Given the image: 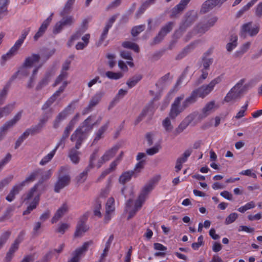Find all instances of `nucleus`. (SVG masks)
<instances>
[{
    "label": "nucleus",
    "mask_w": 262,
    "mask_h": 262,
    "mask_svg": "<svg viewBox=\"0 0 262 262\" xmlns=\"http://www.w3.org/2000/svg\"><path fill=\"white\" fill-rule=\"evenodd\" d=\"M221 81L222 78L220 76L217 77L212 80L208 84L203 85L193 91L191 95L183 102L182 107L184 109L194 103L198 97L204 98L207 96L213 91L214 86L220 83Z\"/></svg>",
    "instance_id": "f257e3e1"
},
{
    "label": "nucleus",
    "mask_w": 262,
    "mask_h": 262,
    "mask_svg": "<svg viewBox=\"0 0 262 262\" xmlns=\"http://www.w3.org/2000/svg\"><path fill=\"white\" fill-rule=\"evenodd\" d=\"M159 178L160 177H159L156 181L154 179L151 180L149 183L144 186L135 202L134 208L128 212L127 220L132 219L136 214L137 212L141 209L148 194L153 189L155 182L158 181Z\"/></svg>",
    "instance_id": "f03ea898"
},
{
    "label": "nucleus",
    "mask_w": 262,
    "mask_h": 262,
    "mask_svg": "<svg viewBox=\"0 0 262 262\" xmlns=\"http://www.w3.org/2000/svg\"><path fill=\"white\" fill-rule=\"evenodd\" d=\"M30 31V28H27L23 30L19 38L16 41L14 45L10 49V50L5 54L2 56V59L4 61L10 59L15 54H16L18 50L22 46L27 36Z\"/></svg>",
    "instance_id": "7ed1b4c3"
},
{
    "label": "nucleus",
    "mask_w": 262,
    "mask_h": 262,
    "mask_svg": "<svg viewBox=\"0 0 262 262\" xmlns=\"http://www.w3.org/2000/svg\"><path fill=\"white\" fill-rule=\"evenodd\" d=\"M180 104V97H178L173 103L171 105L170 112L169 113V117H166L162 122V126L169 133L171 132L173 128L171 125L170 118L174 119L180 113L179 110V104Z\"/></svg>",
    "instance_id": "20e7f679"
},
{
    "label": "nucleus",
    "mask_w": 262,
    "mask_h": 262,
    "mask_svg": "<svg viewBox=\"0 0 262 262\" xmlns=\"http://www.w3.org/2000/svg\"><path fill=\"white\" fill-rule=\"evenodd\" d=\"M244 82V79H241L237 82L227 93L224 98V101L226 102H230L235 101L240 98L243 92L242 86Z\"/></svg>",
    "instance_id": "39448f33"
},
{
    "label": "nucleus",
    "mask_w": 262,
    "mask_h": 262,
    "mask_svg": "<svg viewBox=\"0 0 262 262\" xmlns=\"http://www.w3.org/2000/svg\"><path fill=\"white\" fill-rule=\"evenodd\" d=\"M252 22L250 21L243 24L241 29L240 36L245 38L247 35L250 36L256 35L259 32V28L257 25L252 26Z\"/></svg>",
    "instance_id": "423d86ee"
},
{
    "label": "nucleus",
    "mask_w": 262,
    "mask_h": 262,
    "mask_svg": "<svg viewBox=\"0 0 262 262\" xmlns=\"http://www.w3.org/2000/svg\"><path fill=\"white\" fill-rule=\"evenodd\" d=\"M88 137V133L81 129V127H78L71 136L70 140L72 142H76L75 148H80L82 142Z\"/></svg>",
    "instance_id": "0eeeda50"
},
{
    "label": "nucleus",
    "mask_w": 262,
    "mask_h": 262,
    "mask_svg": "<svg viewBox=\"0 0 262 262\" xmlns=\"http://www.w3.org/2000/svg\"><path fill=\"white\" fill-rule=\"evenodd\" d=\"M62 18L56 23L53 29L54 34L59 33L64 26H71L75 21V19L72 15H66L64 16H61Z\"/></svg>",
    "instance_id": "6e6552de"
},
{
    "label": "nucleus",
    "mask_w": 262,
    "mask_h": 262,
    "mask_svg": "<svg viewBox=\"0 0 262 262\" xmlns=\"http://www.w3.org/2000/svg\"><path fill=\"white\" fill-rule=\"evenodd\" d=\"M173 26V22H168L161 28L157 35L154 37L153 42L151 45H154L160 43L163 39L164 37L172 30Z\"/></svg>",
    "instance_id": "1a4fd4ad"
},
{
    "label": "nucleus",
    "mask_w": 262,
    "mask_h": 262,
    "mask_svg": "<svg viewBox=\"0 0 262 262\" xmlns=\"http://www.w3.org/2000/svg\"><path fill=\"white\" fill-rule=\"evenodd\" d=\"M198 14L196 12L191 10L187 12L184 16L182 24L181 25V31L186 29L192 25L197 19Z\"/></svg>",
    "instance_id": "9d476101"
},
{
    "label": "nucleus",
    "mask_w": 262,
    "mask_h": 262,
    "mask_svg": "<svg viewBox=\"0 0 262 262\" xmlns=\"http://www.w3.org/2000/svg\"><path fill=\"white\" fill-rule=\"evenodd\" d=\"M79 101L78 99L73 100L62 111L59 113L54 121L53 127L57 128L59 126L60 123L65 119L68 116V111L70 110L71 107L75 103Z\"/></svg>",
    "instance_id": "9b49d317"
},
{
    "label": "nucleus",
    "mask_w": 262,
    "mask_h": 262,
    "mask_svg": "<svg viewBox=\"0 0 262 262\" xmlns=\"http://www.w3.org/2000/svg\"><path fill=\"white\" fill-rule=\"evenodd\" d=\"M104 93L102 92H97L90 100L88 105L82 111V115H85L90 112L101 101Z\"/></svg>",
    "instance_id": "f8f14e48"
},
{
    "label": "nucleus",
    "mask_w": 262,
    "mask_h": 262,
    "mask_svg": "<svg viewBox=\"0 0 262 262\" xmlns=\"http://www.w3.org/2000/svg\"><path fill=\"white\" fill-rule=\"evenodd\" d=\"M88 220V216L86 214H83L79 219L77 225L76 229L74 233L76 237L81 236L84 232H86L89 227L85 224Z\"/></svg>",
    "instance_id": "ddd939ff"
},
{
    "label": "nucleus",
    "mask_w": 262,
    "mask_h": 262,
    "mask_svg": "<svg viewBox=\"0 0 262 262\" xmlns=\"http://www.w3.org/2000/svg\"><path fill=\"white\" fill-rule=\"evenodd\" d=\"M93 243L92 241L84 242L81 247L76 249L74 252L73 257L69 261V262H78L80 256L83 253L86 252L89 247Z\"/></svg>",
    "instance_id": "4468645a"
},
{
    "label": "nucleus",
    "mask_w": 262,
    "mask_h": 262,
    "mask_svg": "<svg viewBox=\"0 0 262 262\" xmlns=\"http://www.w3.org/2000/svg\"><path fill=\"white\" fill-rule=\"evenodd\" d=\"M53 13H51L46 20H45L40 27L39 28L37 32L34 35L33 38L35 41H37L40 37L43 36L46 31L47 30L48 26H49L52 19Z\"/></svg>",
    "instance_id": "2eb2a0df"
},
{
    "label": "nucleus",
    "mask_w": 262,
    "mask_h": 262,
    "mask_svg": "<svg viewBox=\"0 0 262 262\" xmlns=\"http://www.w3.org/2000/svg\"><path fill=\"white\" fill-rule=\"evenodd\" d=\"M215 108L214 101H211L207 103L203 108L202 113L198 116L199 120L203 119L208 116Z\"/></svg>",
    "instance_id": "dca6fc26"
},
{
    "label": "nucleus",
    "mask_w": 262,
    "mask_h": 262,
    "mask_svg": "<svg viewBox=\"0 0 262 262\" xmlns=\"http://www.w3.org/2000/svg\"><path fill=\"white\" fill-rule=\"evenodd\" d=\"M70 181V178L68 175L59 177L55 184L54 191L56 192H59L61 189L69 184Z\"/></svg>",
    "instance_id": "f3484780"
},
{
    "label": "nucleus",
    "mask_w": 262,
    "mask_h": 262,
    "mask_svg": "<svg viewBox=\"0 0 262 262\" xmlns=\"http://www.w3.org/2000/svg\"><path fill=\"white\" fill-rule=\"evenodd\" d=\"M221 0H207L202 5L200 12L206 13L212 9L218 4H220Z\"/></svg>",
    "instance_id": "a211bd4d"
},
{
    "label": "nucleus",
    "mask_w": 262,
    "mask_h": 262,
    "mask_svg": "<svg viewBox=\"0 0 262 262\" xmlns=\"http://www.w3.org/2000/svg\"><path fill=\"white\" fill-rule=\"evenodd\" d=\"M79 117V114L77 113L66 127L62 136L66 138L69 137L70 133L73 129L75 124L78 121Z\"/></svg>",
    "instance_id": "6ab92c4d"
},
{
    "label": "nucleus",
    "mask_w": 262,
    "mask_h": 262,
    "mask_svg": "<svg viewBox=\"0 0 262 262\" xmlns=\"http://www.w3.org/2000/svg\"><path fill=\"white\" fill-rule=\"evenodd\" d=\"M93 118L92 116H89L78 127H81V129L87 133L91 132L96 124V122L92 123Z\"/></svg>",
    "instance_id": "aec40b11"
},
{
    "label": "nucleus",
    "mask_w": 262,
    "mask_h": 262,
    "mask_svg": "<svg viewBox=\"0 0 262 262\" xmlns=\"http://www.w3.org/2000/svg\"><path fill=\"white\" fill-rule=\"evenodd\" d=\"M119 148L117 145L114 146L111 149L107 150L101 158V163L102 164L113 158Z\"/></svg>",
    "instance_id": "412c9836"
},
{
    "label": "nucleus",
    "mask_w": 262,
    "mask_h": 262,
    "mask_svg": "<svg viewBox=\"0 0 262 262\" xmlns=\"http://www.w3.org/2000/svg\"><path fill=\"white\" fill-rule=\"evenodd\" d=\"M68 210V206L66 203H64L56 211L52 217L51 222L52 224L56 223Z\"/></svg>",
    "instance_id": "4be33fe9"
},
{
    "label": "nucleus",
    "mask_w": 262,
    "mask_h": 262,
    "mask_svg": "<svg viewBox=\"0 0 262 262\" xmlns=\"http://www.w3.org/2000/svg\"><path fill=\"white\" fill-rule=\"evenodd\" d=\"M22 189L23 187L19 184L13 186L9 193L6 197V200L9 202H12L15 199V195L18 194Z\"/></svg>",
    "instance_id": "5701e85b"
},
{
    "label": "nucleus",
    "mask_w": 262,
    "mask_h": 262,
    "mask_svg": "<svg viewBox=\"0 0 262 262\" xmlns=\"http://www.w3.org/2000/svg\"><path fill=\"white\" fill-rule=\"evenodd\" d=\"M41 171V169L40 168H38L34 171H33L28 176L24 181L21 182L19 184L23 187L25 184L27 183H30L33 182L36 178L40 174Z\"/></svg>",
    "instance_id": "b1692460"
},
{
    "label": "nucleus",
    "mask_w": 262,
    "mask_h": 262,
    "mask_svg": "<svg viewBox=\"0 0 262 262\" xmlns=\"http://www.w3.org/2000/svg\"><path fill=\"white\" fill-rule=\"evenodd\" d=\"M75 0H67L62 10L60 11L59 15L60 16H64L69 14L71 12Z\"/></svg>",
    "instance_id": "393cba45"
},
{
    "label": "nucleus",
    "mask_w": 262,
    "mask_h": 262,
    "mask_svg": "<svg viewBox=\"0 0 262 262\" xmlns=\"http://www.w3.org/2000/svg\"><path fill=\"white\" fill-rule=\"evenodd\" d=\"M40 56L38 54H33L31 56L26 58L23 65L25 67H31L33 64L39 61Z\"/></svg>",
    "instance_id": "a878e982"
},
{
    "label": "nucleus",
    "mask_w": 262,
    "mask_h": 262,
    "mask_svg": "<svg viewBox=\"0 0 262 262\" xmlns=\"http://www.w3.org/2000/svg\"><path fill=\"white\" fill-rule=\"evenodd\" d=\"M40 199V194H38L36 196H35L33 200V201L31 203L29 206L27 207V209L23 212V215H27L31 213V212L36 208L37 205L39 203Z\"/></svg>",
    "instance_id": "bb28decb"
},
{
    "label": "nucleus",
    "mask_w": 262,
    "mask_h": 262,
    "mask_svg": "<svg viewBox=\"0 0 262 262\" xmlns=\"http://www.w3.org/2000/svg\"><path fill=\"white\" fill-rule=\"evenodd\" d=\"M134 174V171L133 170L124 172L119 177V182L124 185L126 182L130 181Z\"/></svg>",
    "instance_id": "cd10ccee"
},
{
    "label": "nucleus",
    "mask_w": 262,
    "mask_h": 262,
    "mask_svg": "<svg viewBox=\"0 0 262 262\" xmlns=\"http://www.w3.org/2000/svg\"><path fill=\"white\" fill-rule=\"evenodd\" d=\"M153 108V102H151L147 105H146L145 107V108L142 110L141 113L138 117V118L136 119L135 121V124H137L138 123H139L142 120L143 118L146 115L147 113L148 112L150 111L152 112Z\"/></svg>",
    "instance_id": "c85d7f7f"
},
{
    "label": "nucleus",
    "mask_w": 262,
    "mask_h": 262,
    "mask_svg": "<svg viewBox=\"0 0 262 262\" xmlns=\"http://www.w3.org/2000/svg\"><path fill=\"white\" fill-rule=\"evenodd\" d=\"M51 76V73H47L44 77L40 80L36 86V90H39L41 89L43 87L47 85L50 80V77Z\"/></svg>",
    "instance_id": "c756f323"
},
{
    "label": "nucleus",
    "mask_w": 262,
    "mask_h": 262,
    "mask_svg": "<svg viewBox=\"0 0 262 262\" xmlns=\"http://www.w3.org/2000/svg\"><path fill=\"white\" fill-rule=\"evenodd\" d=\"M209 29V26L206 23H199L194 28V31L195 33L204 34Z\"/></svg>",
    "instance_id": "7c9ffc66"
},
{
    "label": "nucleus",
    "mask_w": 262,
    "mask_h": 262,
    "mask_svg": "<svg viewBox=\"0 0 262 262\" xmlns=\"http://www.w3.org/2000/svg\"><path fill=\"white\" fill-rule=\"evenodd\" d=\"M142 78V76L141 74L136 75L127 80L126 82V84L129 88H132L135 86L137 83L141 80Z\"/></svg>",
    "instance_id": "2f4dec72"
},
{
    "label": "nucleus",
    "mask_w": 262,
    "mask_h": 262,
    "mask_svg": "<svg viewBox=\"0 0 262 262\" xmlns=\"http://www.w3.org/2000/svg\"><path fill=\"white\" fill-rule=\"evenodd\" d=\"M108 125L109 122L108 121L98 129L97 132L96 133V136L94 140V142H97L102 138L103 134L107 130L108 127Z\"/></svg>",
    "instance_id": "473e14b6"
},
{
    "label": "nucleus",
    "mask_w": 262,
    "mask_h": 262,
    "mask_svg": "<svg viewBox=\"0 0 262 262\" xmlns=\"http://www.w3.org/2000/svg\"><path fill=\"white\" fill-rule=\"evenodd\" d=\"M122 46L123 48L133 50L136 53L139 52V47L137 44L130 41H125L122 42Z\"/></svg>",
    "instance_id": "72a5a7b5"
},
{
    "label": "nucleus",
    "mask_w": 262,
    "mask_h": 262,
    "mask_svg": "<svg viewBox=\"0 0 262 262\" xmlns=\"http://www.w3.org/2000/svg\"><path fill=\"white\" fill-rule=\"evenodd\" d=\"M84 30H77L74 34H73L67 43V46L70 47L72 46L74 41L79 39Z\"/></svg>",
    "instance_id": "f704fd0d"
},
{
    "label": "nucleus",
    "mask_w": 262,
    "mask_h": 262,
    "mask_svg": "<svg viewBox=\"0 0 262 262\" xmlns=\"http://www.w3.org/2000/svg\"><path fill=\"white\" fill-rule=\"evenodd\" d=\"M14 207L13 206L8 207L4 214L0 217V222H3L5 220L9 219L12 216V212L14 211Z\"/></svg>",
    "instance_id": "c9c22d12"
},
{
    "label": "nucleus",
    "mask_w": 262,
    "mask_h": 262,
    "mask_svg": "<svg viewBox=\"0 0 262 262\" xmlns=\"http://www.w3.org/2000/svg\"><path fill=\"white\" fill-rule=\"evenodd\" d=\"M115 200L114 198H110L106 203V212H113L115 211Z\"/></svg>",
    "instance_id": "e433bc0d"
},
{
    "label": "nucleus",
    "mask_w": 262,
    "mask_h": 262,
    "mask_svg": "<svg viewBox=\"0 0 262 262\" xmlns=\"http://www.w3.org/2000/svg\"><path fill=\"white\" fill-rule=\"evenodd\" d=\"M78 154L79 152L77 150L76 148H72L70 150L69 157L74 163H77L79 162V158L78 157Z\"/></svg>",
    "instance_id": "4c0bfd02"
},
{
    "label": "nucleus",
    "mask_w": 262,
    "mask_h": 262,
    "mask_svg": "<svg viewBox=\"0 0 262 262\" xmlns=\"http://www.w3.org/2000/svg\"><path fill=\"white\" fill-rule=\"evenodd\" d=\"M15 103H10L3 108H1V112L3 113L4 116H7L9 115L15 107Z\"/></svg>",
    "instance_id": "58836bf2"
},
{
    "label": "nucleus",
    "mask_w": 262,
    "mask_h": 262,
    "mask_svg": "<svg viewBox=\"0 0 262 262\" xmlns=\"http://www.w3.org/2000/svg\"><path fill=\"white\" fill-rule=\"evenodd\" d=\"M56 151L55 150H52L47 155L45 156L40 161L39 164L40 165H45L49 162H50L55 155Z\"/></svg>",
    "instance_id": "ea45409f"
},
{
    "label": "nucleus",
    "mask_w": 262,
    "mask_h": 262,
    "mask_svg": "<svg viewBox=\"0 0 262 262\" xmlns=\"http://www.w3.org/2000/svg\"><path fill=\"white\" fill-rule=\"evenodd\" d=\"M231 42L226 46L227 50L231 52L237 46V37L236 35H232L230 39Z\"/></svg>",
    "instance_id": "a19ab883"
},
{
    "label": "nucleus",
    "mask_w": 262,
    "mask_h": 262,
    "mask_svg": "<svg viewBox=\"0 0 262 262\" xmlns=\"http://www.w3.org/2000/svg\"><path fill=\"white\" fill-rule=\"evenodd\" d=\"M43 180H40L37 184H36L28 192L25 200H29L33 196L34 193L36 191L38 186L42 184Z\"/></svg>",
    "instance_id": "79ce46f5"
},
{
    "label": "nucleus",
    "mask_w": 262,
    "mask_h": 262,
    "mask_svg": "<svg viewBox=\"0 0 262 262\" xmlns=\"http://www.w3.org/2000/svg\"><path fill=\"white\" fill-rule=\"evenodd\" d=\"M105 75L109 79L114 80H118L123 77V74L121 72L107 71L106 72Z\"/></svg>",
    "instance_id": "37998d69"
},
{
    "label": "nucleus",
    "mask_w": 262,
    "mask_h": 262,
    "mask_svg": "<svg viewBox=\"0 0 262 262\" xmlns=\"http://www.w3.org/2000/svg\"><path fill=\"white\" fill-rule=\"evenodd\" d=\"M9 3V0H0V16L4 13L8 12Z\"/></svg>",
    "instance_id": "c03bdc74"
},
{
    "label": "nucleus",
    "mask_w": 262,
    "mask_h": 262,
    "mask_svg": "<svg viewBox=\"0 0 262 262\" xmlns=\"http://www.w3.org/2000/svg\"><path fill=\"white\" fill-rule=\"evenodd\" d=\"M11 232L10 231H7L4 232L0 237V249L2 248L3 246L6 243L7 241L9 238Z\"/></svg>",
    "instance_id": "a18cd8bd"
},
{
    "label": "nucleus",
    "mask_w": 262,
    "mask_h": 262,
    "mask_svg": "<svg viewBox=\"0 0 262 262\" xmlns=\"http://www.w3.org/2000/svg\"><path fill=\"white\" fill-rule=\"evenodd\" d=\"M69 82L67 81H63L62 85L59 88L58 90L56 91L52 96H54L56 99L60 96V95L64 91L66 88Z\"/></svg>",
    "instance_id": "49530a36"
},
{
    "label": "nucleus",
    "mask_w": 262,
    "mask_h": 262,
    "mask_svg": "<svg viewBox=\"0 0 262 262\" xmlns=\"http://www.w3.org/2000/svg\"><path fill=\"white\" fill-rule=\"evenodd\" d=\"M69 82L67 81H63L62 85L59 88L58 90L56 91L52 96H54L56 99L60 96V95L64 91L66 88Z\"/></svg>",
    "instance_id": "de8ad7c7"
},
{
    "label": "nucleus",
    "mask_w": 262,
    "mask_h": 262,
    "mask_svg": "<svg viewBox=\"0 0 262 262\" xmlns=\"http://www.w3.org/2000/svg\"><path fill=\"white\" fill-rule=\"evenodd\" d=\"M69 82L67 81H63L62 85L59 88L58 90L56 91L52 96H54L56 99L60 96V95L64 91L66 88Z\"/></svg>",
    "instance_id": "09e8293b"
},
{
    "label": "nucleus",
    "mask_w": 262,
    "mask_h": 262,
    "mask_svg": "<svg viewBox=\"0 0 262 262\" xmlns=\"http://www.w3.org/2000/svg\"><path fill=\"white\" fill-rule=\"evenodd\" d=\"M145 29V25H141L134 27L131 31L132 35L133 36H137L140 32H142Z\"/></svg>",
    "instance_id": "8fccbe9b"
},
{
    "label": "nucleus",
    "mask_w": 262,
    "mask_h": 262,
    "mask_svg": "<svg viewBox=\"0 0 262 262\" xmlns=\"http://www.w3.org/2000/svg\"><path fill=\"white\" fill-rule=\"evenodd\" d=\"M255 206V203L253 201H251L244 206L239 207L237 210L242 213L245 212L247 210L254 208Z\"/></svg>",
    "instance_id": "3c124183"
},
{
    "label": "nucleus",
    "mask_w": 262,
    "mask_h": 262,
    "mask_svg": "<svg viewBox=\"0 0 262 262\" xmlns=\"http://www.w3.org/2000/svg\"><path fill=\"white\" fill-rule=\"evenodd\" d=\"M101 208V203L98 199H97L95 201V205L94 210V214L95 216H98L99 217L101 216V213L100 212Z\"/></svg>",
    "instance_id": "603ef678"
},
{
    "label": "nucleus",
    "mask_w": 262,
    "mask_h": 262,
    "mask_svg": "<svg viewBox=\"0 0 262 262\" xmlns=\"http://www.w3.org/2000/svg\"><path fill=\"white\" fill-rule=\"evenodd\" d=\"M68 75V73H66L64 72H61L60 75L57 77L54 83L53 84V86L55 87L61 83L62 81H65L64 80L67 78Z\"/></svg>",
    "instance_id": "864d4df0"
},
{
    "label": "nucleus",
    "mask_w": 262,
    "mask_h": 262,
    "mask_svg": "<svg viewBox=\"0 0 262 262\" xmlns=\"http://www.w3.org/2000/svg\"><path fill=\"white\" fill-rule=\"evenodd\" d=\"M13 179V176L10 175L0 181V191L3 190L5 186L8 185L12 181Z\"/></svg>",
    "instance_id": "5fc2aeb1"
},
{
    "label": "nucleus",
    "mask_w": 262,
    "mask_h": 262,
    "mask_svg": "<svg viewBox=\"0 0 262 262\" xmlns=\"http://www.w3.org/2000/svg\"><path fill=\"white\" fill-rule=\"evenodd\" d=\"M213 62L212 58H207L206 57H203L202 58V66L203 70H209L210 66L212 64Z\"/></svg>",
    "instance_id": "6e6d98bb"
},
{
    "label": "nucleus",
    "mask_w": 262,
    "mask_h": 262,
    "mask_svg": "<svg viewBox=\"0 0 262 262\" xmlns=\"http://www.w3.org/2000/svg\"><path fill=\"white\" fill-rule=\"evenodd\" d=\"M238 217L237 213L235 212L230 214L225 220V223L226 225H229L234 222Z\"/></svg>",
    "instance_id": "4d7b16f0"
},
{
    "label": "nucleus",
    "mask_w": 262,
    "mask_h": 262,
    "mask_svg": "<svg viewBox=\"0 0 262 262\" xmlns=\"http://www.w3.org/2000/svg\"><path fill=\"white\" fill-rule=\"evenodd\" d=\"M13 126L9 121H7L0 128V133L5 136L7 130Z\"/></svg>",
    "instance_id": "13d9d810"
},
{
    "label": "nucleus",
    "mask_w": 262,
    "mask_h": 262,
    "mask_svg": "<svg viewBox=\"0 0 262 262\" xmlns=\"http://www.w3.org/2000/svg\"><path fill=\"white\" fill-rule=\"evenodd\" d=\"M161 148V146L160 144H156L154 147L148 148L146 150V153L148 155H154L157 153H158Z\"/></svg>",
    "instance_id": "bf43d9fd"
},
{
    "label": "nucleus",
    "mask_w": 262,
    "mask_h": 262,
    "mask_svg": "<svg viewBox=\"0 0 262 262\" xmlns=\"http://www.w3.org/2000/svg\"><path fill=\"white\" fill-rule=\"evenodd\" d=\"M180 13V3L177 4L171 11L170 17H176Z\"/></svg>",
    "instance_id": "052dcab7"
},
{
    "label": "nucleus",
    "mask_w": 262,
    "mask_h": 262,
    "mask_svg": "<svg viewBox=\"0 0 262 262\" xmlns=\"http://www.w3.org/2000/svg\"><path fill=\"white\" fill-rule=\"evenodd\" d=\"M193 115L188 116L183 121V125L181 124V131L186 128V126L193 120Z\"/></svg>",
    "instance_id": "680f3d73"
},
{
    "label": "nucleus",
    "mask_w": 262,
    "mask_h": 262,
    "mask_svg": "<svg viewBox=\"0 0 262 262\" xmlns=\"http://www.w3.org/2000/svg\"><path fill=\"white\" fill-rule=\"evenodd\" d=\"M107 182H108V184H107L106 188H104V189L101 190V191L100 193V196L102 197H106L110 192V185H111V183L112 182V180L111 178H109L108 179Z\"/></svg>",
    "instance_id": "e2e57ef3"
},
{
    "label": "nucleus",
    "mask_w": 262,
    "mask_h": 262,
    "mask_svg": "<svg viewBox=\"0 0 262 262\" xmlns=\"http://www.w3.org/2000/svg\"><path fill=\"white\" fill-rule=\"evenodd\" d=\"M56 100V99L54 98V96H51L46 102V103L42 105V110H46Z\"/></svg>",
    "instance_id": "0e129e2a"
},
{
    "label": "nucleus",
    "mask_w": 262,
    "mask_h": 262,
    "mask_svg": "<svg viewBox=\"0 0 262 262\" xmlns=\"http://www.w3.org/2000/svg\"><path fill=\"white\" fill-rule=\"evenodd\" d=\"M22 113L23 111H19L12 119L9 120L10 123L14 126L20 119Z\"/></svg>",
    "instance_id": "69168bd1"
},
{
    "label": "nucleus",
    "mask_w": 262,
    "mask_h": 262,
    "mask_svg": "<svg viewBox=\"0 0 262 262\" xmlns=\"http://www.w3.org/2000/svg\"><path fill=\"white\" fill-rule=\"evenodd\" d=\"M120 162V159L116 158L114 161H113L111 163L109 168H107V169L110 171V172L115 170L117 166L118 165Z\"/></svg>",
    "instance_id": "338daca9"
},
{
    "label": "nucleus",
    "mask_w": 262,
    "mask_h": 262,
    "mask_svg": "<svg viewBox=\"0 0 262 262\" xmlns=\"http://www.w3.org/2000/svg\"><path fill=\"white\" fill-rule=\"evenodd\" d=\"M255 15L259 17H262V2L259 3L255 8Z\"/></svg>",
    "instance_id": "774afa93"
}]
</instances>
